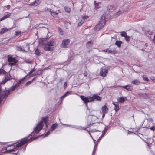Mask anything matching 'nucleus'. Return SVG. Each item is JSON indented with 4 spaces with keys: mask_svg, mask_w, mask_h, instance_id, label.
Instances as JSON below:
<instances>
[{
    "mask_svg": "<svg viewBox=\"0 0 155 155\" xmlns=\"http://www.w3.org/2000/svg\"><path fill=\"white\" fill-rule=\"evenodd\" d=\"M36 138L34 137H31L29 139H27L26 138L22 139L20 142L16 145V146H15V145H11L10 146L12 147V148L10 149H8L5 147H4L3 148L0 147V155H2L4 153H10L11 152L16 151L20 147L28 142H31L34 140Z\"/></svg>",
    "mask_w": 155,
    "mask_h": 155,
    "instance_id": "1",
    "label": "nucleus"
},
{
    "mask_svg": "<svg viewBox=\"0 0 155 155\" xmlns=\"http://www.w3.org/2000/svg\"><path fill=\"white\" fill-rule=\"evenodd\" d=\"M44 39H41L39 41V44L42 45H44V50L46 51H50L53 50V47H51L55 46L56 44V42L54 39L50 40L47 43L44 44L43 41Z\"/></svg>",
    "mask_w": 155,
    "mask_h": 155,
    "instance_id": "2",
    "label": "nucleus"
},
{
    "mask_svg": "<svg viewBox=\"0 0 155 155\" xmlns=\"http://www.w3.org/2000/svg\"><path fill=\"white\" fill-rule=\"evenodd\" d=\"M47 117H45L42 118V120L38 124L35 128L34 129L33 132L37 134L42 129L44 126V123L46 124L47 122Z\"/></svg>",
    "mask_w": 155,
    "mask_h": 155,
    "instance_id": "3",
    "label": "nucleus"
},
{
    "mask_svg": "<svg viewBox=\"0 0 155 155\" xmlns=\"http://www.w3.org/2000/svg\"><path fill=\"white\" fill-rule=\"evenodd\" d=\"M105 18L104 16H102L99 23L96 25L95 27V30L97 31H99L102 28L105 24Z\"/></svg>",
    "mask_w": 155,
    "mask_h": 155,
    "instance_id": "4",
    "label": "nucleus"
},
{
    "mask_svg": "<svg viewBox=\"0 0 155 155\" xmlns=\"http://www.w3.org/2000/svg\"><path fill=\"white\" fill-rule=\"evenodd\" d=\"M8 61L10 63L8 64L9 65H15L16 64L18 61L15 58H13L11 56H8Z\"/></svg>",
    "mask_w": 155,
    "mask_h": 155,
    "instance_id": "5",
    "label": "nucleus"
},
{
    "mask_svg": "<svg viewBox=\"0 0 155 155\" xmlns=\"http://www.w3.org/2000/svg\"><path fill=\"white\" fill-rule=\"evenodd\" d=\"M108 70L107 69L105 68H102L100 70V76L102 77H105L107 74Z\"/></svg>",
    "mask_w": 155,
    "mask_h": 155,
    "instance_id": "6",
    "label": "nucleus"
},
{
    "mask_svg": "<svg viewBox=\"0 0 155 155\" xmlns=\"http://www.w3.org/2000/svg\"><path fill=\"white\" fill-rule=\"evenodd\" d=\"M70 42V40L69 39H64L63 40L61 44V47L64 48H67Z\"/></svg>",
    "mask_w": 155,
    "mask_h": 155,
    "instance_id": "7",
    "label": "nucleus"
},
{
    "mask_svg": "<svg viewBox=\"0 0 155 155\" xmlns=\"http://www.w3.org/2000/svg\"><path fill=\"white\" fill-rule=\"evenodd\" d=\"M102 51L103 52H105L107 53H109L112 54H116L117 52V51L116 50V48H112L111 50H109L108 49L104 50Z\"/></svg>",
    "mask_w": 155,
    "mask_h": 155,
    "instance_id": "8",
    "label": "nucleus"
},
{
    "mask_svg": "<svg viewBox=\"0 0 155 155\" xmlns=\"http://www.w3.org/2000/svg\"><path fill=\"white\" fill-rule=\"evenodd\" d=\"M80 97L85 104H87L88 102H91V101H90L91 99L90 98L91 97L88 96L86 97L83 95H81L80 96Z\"/></svg>",
    "mask_w": 155,
    "mask_h": 155,
    "instance_id": "9",
    "label": "nucleus"
},
{
    "mask_svg": "<svg viewBox=\"0 0 155 155\" xmlns=\"http://www.w3.org/2000/svg\"><path fill=\"white\" fill-rule=\"evenodd\" d=\"M90 98L91 99L90 101H91V102L95 101H100L102 99L101 97L96 95H93Z\"/></svg>",
    "mask_w": 155,
    "mask_h": 155,
    "instance_id": "10",
    "label": "nucleus"
},
{
    "mask_svg": "<svg viewBox=\"0 0 155 155\" xmlns=\"http://www.w3.org/2000/svg\"><path fill=\"white\" fill-rule=\"evenodd\" d=\"M106 104H105V105L102 106L101 108V110L102 113H107L109 109L106 106Z\"/></svg>",
    "mask_w": 155,
    "mask_h": 155,
    "instance_id": "11",
    "label": "nucleus"
},
{
    "mask_svg": "<svg viewBox=\"0 0 155 155\" xmlns=\"http://www.w3.org/2000/svg\"><path fill=\"white\" fill-rule=\"evenodd\" d=\"M9 93V90H7L2 92L1 95L2 96V98H4L7 97Z\"/></svg>",
    "mask_w": 155,
    "mask_h": 155,
    "instance_id": "12",
    "label": "nucleus"
},
{
    "mask_svg": "<svg viewBox=\"0 0 155 155\" xmlns=\"http://www.w3.org/2000/svg\"><path fill=\"white\" fill-rule=\"evenodd\" d=\"M40 3L39 0H36L35 1L33 2L32 3L30 4L29 5L31 6H38Z\"/></svg>",
    "mask_w": 155,
    "mask_h": 155,
    "instance_id": "13",
    "label": "nucleus"
},
{
    "mask_svg": "<svg viewBox=\"0 0 155 155\" xmlns=\"http://www.w3.org/2000/svg\"><path fill=\"white\" fill-rule=\"evenodd\" d=\"M6 13V14L5 15L1 18L0 19V21L6 19L7 18L9 17L10 16L11 13L7 12Z\"/></svg>",
    "mask_w": 155,
    "mask_h": 155,
    "instance_id": "14",
    "label": "nucleus"
},
{
    "mask_svg": "<svg viewBox=\"0 0 155 155\" xmlns=\"http://www.w3.org/2000/svg\"><path fill=\"white\" fill-rule=\"evenodd\" d=\"M112 104L114 106V109L116 112H117L119 110V107L118 104L117 103H115L113 102Z\"/></svg>",
    "mask_w": 155,
    "mask_h": 155,
    "instance_id": "15",
    "label": "nucleus"
},
{
    "mask_svg": "<svg viewBox=\"0 0 155 155\" xmlns=\"http://www.w3.org/2000/svg\"><path fill=\"white\" fill-rule=\"evenodd\" d=\"M123 87L129 91H131L133 89L132 87L130 85L124 86H123Z\"/></svg>",
    "mask_w": 155,
    "mask_h": 155,
    "instance_id": "16",
    "label": "nucleus"
},
{
    "mask_svg": "<svg viewBox=\"0 0 155 155\" xmlns=\"http://www.w3.org/2000/svg\"><path fill=\"white\" fill-rule=\"evenodd\" d=\"M16 50L17 51H22L23 52L25 51L24 48L20 46H17L16 47Z\"/></svg>",
    "mask_w": 155,
    "mask_h": 155,
    "instance_id": "17",
    "label": "nucleus"
},
{
    "mask_svg": "<svg viewBox=\"0 0 155 155\" xmlns=\"http://www.w3.org/2000/svg\"><path fill=\"white\" fill-rule=\"evenodd\" d=\"M9 30L6 28H2L1 29L0 31V34H3L5 32H7Z\"/></svg>",
    "mask_w": 155,
    "mask_h": 155,
    "instance_id": "18",
    "label": "nucleus"
},
{
    "mask_svg": "<svg viewBox=\"0 0 155 155\" xmlns=\"http://www.w3.org/2000/svg\"><path fill=\"white\" fill-rule=\"evenodd\" d=\"M27 77V76H26L24 78H22L21 80H20L18 81V82L16 84L18 85L19 86L21 84V83L24 81V80L26 79Z\"/></svg>",
    "mask_w": 155,
    "mask_h": 155,
    "instance_id": "19",
    "label": "nucleus"
},
{
    "mask_svg": "<svg viewBox=\"0 0 155 155\" xmlns=\"http://www.w3.org/2000/svg\"><path fill=\"white\" fill-rule=\"evenodd\" d=\"M122 42L121 41L117 40L115 43V45L118 47H120Z\"/></svg>",
    "mask_w": 155,
    "mask_h": 155,
    "instance_id": "20",
    "label": "nucleus"
},
{
    "mask_svg": "<svg viewBox=\"0 0 155 155\" xmlns=\"http://www.w3.org/2000/svg\"><path fill=\"white\" fill-rule=\"evenodd\" d=\"M19 87V86L16 84L14 86H12L11 87L10 90L12 91H14L16 88H18Z\"/></svg>",
    "mask_w": 155,
    "mask_h": 155,
    "instance_id": "21",
    "label": "nucleus"
},
{
    "mask_svg": "<svg viewBox=\"0 0 155 155\" xmlns=\"http://www.w3.org/2000/svg\"><path fill=\"white\" fill-rule=\"evenodd\" d=\"M58 124L57 123H55L53 124L51 127L52 130H54L58 126Z\"/></svg>",
    "mask_w": 155,
    "mask_h": 155,
    "instance_id": "22",
    "label": "nucleus"
},
{
    "mask_svg": "<svg viewBox=\"0 0 155 155\" xmlns=\"http://www.w3.org/2000/svg\"><path fill=\"white\" fill-rule=\"evenodd\" d=\"M93 45V43L92 41H89L86 44V46L87 48H89L92 47Z\"/></svg>",
    "mask_w": 155,
    "mask_h": 155,
    "instance_id": "23",
    "label": "nucleus"
},
{
    "mask_svg": "<svg viewBox=\"0 0 155 155\" xmlns=\"http://www.w3.org/2000/svg\"><path fill=\"white\" fill-rule=\"evenodd\" d=\"M132 83L134 84L138 85L140 84V82L138 80H135L133 81Z\"/></svg>",
    "mask_w": 155,
    "mask_h": 155,
    "instance_id": "24",
    "label": "nucleus"
},
{
    "mask_svg": "<svg viewBox=\"0 0 155 155\" xmlns=\"http://www.w3.org/2000/svg\"><path fill=\"white\" fill-rule=\"evenodd\" d=\"M11 79V78L9 77H6L4 79V80L2 81V83L3 84H5L7 81L10 80Z\"/></svg>",
    "mask_w": 155,
    "mask_h": 155,
    "instance_id": "25",
    "label": "nucleus"
},
{
    "mask_svg": "<svg viewBox=\"0 0 155 155\" xmlns=\"http://www.w3.org/2000/svg\"><path fill=\"white\" fill-rule=\"evenodd\" d=\"M65 11L69 13L71 11V8L68 6H65L64 7Z\"/></svg>",
    "mask_w": 155,
    "mask_h": 155,
    "instance_id": "26",
    "label": "nucleus"
},
{
    "mask_svg": "<svg viewBox=\"0 0 155 155\" xmlns=\"http://www.w3.org/2000/svg\"><path fill=\"white\" fill-rule=\"evenodd\" d=\"M125 100V99L124 97H121L120 98L119 102L121 103H123L124 102Z\"/></svg>",
    "mask_w": 155,
    "mask_h": 155,
    "instance_id": "27",
    "label": "nucleus"
},
{
    "mask_svg": "<svg viewBox=\"0 0 155 155\" xmlns=\"http://www.w3.org/2000/svg\"><path fill=\"white\" fill-rule=\"evenodd\" d=\"M51 14V15L54 17L56 16L58 14V13L54 12L53 11H52Z\"/></svg>",
    "mask_w": 155,
    "mask_h": 155,
    "instance_id": "28",
    "label": "nucleus"
},
{
    "mask_svg": "<svg viewBox=\"0 0 155 155\" xmlns=\"http://www.w3.org/2000/svg\"><path fill=\"white\" fill-rule=\"evenodd\" d=\"M94 2L95 8L96 9H98L100 7L99 5V3H96L95 1H94Z\"/></svg>",
    "mask_w": 155,
    "mask_h": 155,
    "instance_id": "29",
    "label": "nucleus"
},
{
    "mask_svg": "<svg viewBox=\"0 0 155 155\" xmlns=\"http://www.w3.org/2000/svg\"><path fill=\"white\" fill-rule=\"evenodd\" d=\"M36 74L35 75H41L42 74V72L41 70H39L37 71L36 72Z\"/></svg>",
    "mask_w": 155,
    "mask_h": 155,
    "instance_id": "30",
    "label": "nucleus"
},
{
    "mask_svg": "<svg viewBox=\"0 0 155 155\" xmlns=\"http://www.w3.org/2000/svg\"><path fill=\"white\" fill-rule=\"evenodd\" d=\"M120 35L121 36L125 37L127 35V33L125 31H122L121 32Z\"/></svg>",
    "mask_w": 155,
    "mask_h": 155,
    "instance_id": "31",
    "label": "nucleus"
},
{
    "mask_svg": "<svg viewBox=\"0 0 155 155\" xmlns=\"http://www.w3.org/2000/svg\"><path fill=\"white\" fill-rule=\"evenodd\" d=\"M142 77L144 81L147 82L149 81V80L146 75H143L142 76Z\"/></svg>",
    "mask_w": 155,
    "mask_h": 155,
    "instance_id": "32",
    "label": "nucleus"
},
{
    "mask_svg": "<svg viewBox=\"0 0 155 155\" xmlns=\"http://www.w3.org/2000/svg\"><path fill=\"white\" fill-rule=\"evenodd\" d=\"M6 73V71L3 69H0V75L2 74H5Z\"/></svg>",
    "mask_w": 155,
    "mask_h": 155,
    "instance_id": "33",
    "label": "nucleus"
},
{
    "mask_svg": "<svg viewBox=\"0 0 155 155\" xmlns=\"http://www.w3.org/2000/svg\"><path fill=\"white\" fill-rule=\"evenodd\" d=\"M58 31L60 35H63V31L61 28H58Z\"/></svg>",
    "mask_w": 155,
    "mask_h": 155,
    "instance_id": "34",
    "label": "nucleus"
},
{
    "mask_svg": "<svg viewBox=\"0 0 155 155\" xmlns=\"http://www.w3.org/2000/svg\"><path fill=\"white\" fill-rule=\"evenodd\" d=\"M85 130L89 132V135H90V136L92 137V138L93 139L94 143H95V141H95V140H94L93 139V137H92V136L91 135V133L90 132V129H88L87 128V130Z\"/></svg>",
    "mask_w": 155,
    "mask_h": 155,
    "instance_id": "35",
    "label": "nucleus"
},
{
    "mask_svg": "<svg viewBox=\"0 0 155 155\" xmlns=\"http://www.w3.org/2000/svg\"><path fill=\"white\" fill-rule=\"evenodd\" d=\"M35 71V68H34L31 70L29 73L28 74L26 75L27 76L30 75L33 72Z\"/></svg>",
    "mask_w": 155,
    "mask_h": 155,
    "instance_id": "36",
    "label": "nucleus"
},
{
    "mask_svg": "<svg viewBox=\"0 0 155 155\" xmlns=\"http://www.w3.org/2000/svg\"><path fill=\"white\" fill-rule=\"evenodd\" d=\"M125 39L127 41L129 42L130 39V37L129 36L127 35L125 37Z\"/></svg>",
    "mask_w": 155,
    "mask_h": 155,
    "instance_id": "37",
    "label": "nucleus"
},
{
    "mask_svg": "<svg viewBox=\"0 0 155 155\" xmlns=\"http://www.w3.org/2000/svg\"><path fill=\"white\" fill-rule=\"evenodd\" d=\"M45 10L46 12H49L50 13H51V12L52 11L51 9H48L47 8H45Z\"/></svg>",
    "mask_w": 155,
    "mask_h": 155,
    "instance_id": "38",
    "label": "nucleus"
},
{
    "mask_svg": "<svg viewBox=\"0 0 155 155\" xmlns=\"http://www.w3.org/2000/svg\"><path fill=\"white\" fill-rule=\"evenodd\" d=\"M35 54L37 55H38L40 53V52L39 50L38 49H37L35 52Z\"/></svg>",
    "mask_w": 155,
    "mask_h": 155,
    "instance_id": "39",
    "label": "nucleus"
},
{
    "mask_svg": "<svg viewBox=\"0 0 155 155\" xmlns=\"http://www.w3.org/2000/svg\"><path fill=\"white\" fill-rule=\"evenodd\" d=\"M122 12L120 10L119 11L115 13V15L117 16H119L121 14Z\"/></svg>",
    "mask_w": 155,
    "mask_h": 155,
    "instance_id": "40",
    "label": "nucleus"
},
{
    "mask_svg": "<svg viewBox=\"0 0 155 155\" xmlns=\"http://www.w3.org/2000/svg\"><path fill=\"white\" fill-rule=\"evenodd\" d=\"M21 32L19 31H16L15 35L17 36H18L21 35Z\"/></svg>",
    "mask_w": 155,
    "mask_h": 155,
    "instance_id": "41",
    "label": "nucleus"
},
{
    "mask_svg": "<svg viewBox=\"0 0 155 155\" xmlns=\"http://www.w3.org/2000/svg\"><path fill=\"white\" fill-rule=\"evenodd\" d=\"M33 81V80H32V81H29L27 82L26 84L25 85L26 86H28Z\"/></svg>",
    "mask_w": 155,
    "mask_h": 155,
    "instance_id": "42",
    "label": "nucleus"
},
{
    "mask_svg": "<svg viewBox=\"0 0 155 155\" xmlns=\"http://www.w3.org/2000/svg\"><path fill=\"white\" fill-rule=\"evenodd\" d=\"M84 21L82 20H81L80 21H79L78 23V25L79 26H81L82 25Z\"/></svg>",
    "mask_w": 155,
    "mask_h": 155,
    "instance_id": "43",
    "label": "nucleus"
},
{
    "mask_svg": "<svg viewBox=\"0 0 155 155\" xmlns=\"http://www.w3.org/2000/svg\"><path fill=\"white\" fill-rule=\"evenodd\" d=\"M71 92V91H67L64 94L67 96Z\"/></svg>",
    "mask_w": 155,
    "mask_h": 155,
    "instance_id": "44",
    "label": "nucleus"
},
{
    "mask_svg": "<svg viewBox=\"0 0 155 155\" xmlns=\"http://www.w3.org/2000/svg\"><path fill=\"white\" fill-rule=\"evenodd\" d=\"M88 18V16H83L82 18L83 19H87Z\"/></svg>",
    "mask_w": 155,
    "mask_h": 155,
    "instance_id": "45",
    "label": "nucleus"
},
{
    "mask_svg": "<svg viewBox=\"0 0 155 155\" xmlns=\"http://www.w3.org/2000/svg\"><path fill=\"white\" fill-rule=\"evenodd\" d=\"M150 129L151 130L154 131L155 130V126H153Z\"/></svg>",
    "mask_w": 155,
    "mask_h": 155,
    "instance_id": "46",
    "label": "nucleus"
},
{
    "mask_svg": "<svg viewBox=\"0 0 155 155\" xmlns=\"http://www.w3.org/2000/svg\"><path fill=\"white\" fill-rule=\"evenodd\" d=\"M67 82H65L64 84V89H65L67 87Z\"/></svg>",
    "mask_w": 155,
    "mask_h": 155,
    "instance_id": "47",
    "label": "nucleus"
},
{
    "mask_svg": "<svg viewBox=\"0 0 155 155\" xmlns=\"http://www.w3.org/2000/svg\"><path fill=\"white\" fill-rule=\"evenodd\" d=\"M91 132L93 133V132H95L98 131V130H96L95 129H92L91 131Z\"/></svg>",
    "mask_w": 155,
    "mask_h": 155,
    "instance_id": "48",
    "label": "nucleus"
},
{
    "mask_svg": "<svg viewBox=\"0 0 155 155\" xmlns=\"http://www.w3.org/2000/svg\"><path fill=\"white\" fill-rule=\"evenodd\" d=\"M83 74L84 76L86 77L87 75L88 74L86 71H84Z\"/></svg>",
    "mask_w": 155,
    "mask_h": 155,
    "instance_id": "49",
    "label": "nucleus"
},
{
    "mask_svg": "<svg viewBox=\"0 0 155 155\" xmlns=\"http://www.w3.org/2000/svg\"><path fill=\"white\" fill-rule=\"evenodd\" d=\"M66 96L64 94V95H63V96H62L61 97V98L62 99H63V98H65Z\"/></svg>",
    "mask_w": 155,
    "mask_h": 155,
    "instance_id": "50",
    "label": "nucleus"
},
{
    "mask_svg": "<svg viewBox=\"0 0 155 155\" xmlns=\"http://www.w3.org/2000/svg\"><path fill=\"white\" fill-rule=\"evenodd\" d=\"M66 96L64 94V95H63V96H62L61 97V98L62 99H63V98H65Z\"/></svg>",
    "mask_w": 155,
    "mask_h": 155,
    "instance_id": "51",
    "label": "nucleus"
},
{
    "mask_svg": "<svg viewBox=\"0 0 155 155\" xmlns=\"http://www.w3.org/2000/svg\"><path fill=\"white\" fill-rule=\"evenodd\" d=\"M106 114V113H102V118H104V117L105 115V114Z\"/></svg>",
    "mask_w": 155,
    "mask_h": 155,
    "instance_id": "52",
    "label": "nucleus"
},
{
    "mask_svg": "<svg viewBox=\"0 0 155 155\" xmlns=\"http://www.w3.org/2000/svg\"><path fill=\"white\" fill-rule=\"evenodd\" d=\"M6 7L8 9H9L11 7L10 5H7Z\"/></svg>",
    "mask_w": 155,
    "mask_h": 155,
    "instance_id": "53",
    "label": "nucleus"
},
{
    "mask_svg": "<svg viewBox=\"0 0 155 155\" xmlns=\"http://www.w3.org/2000/svg\"><path fill=\"white\" fill-rule=\"evenodd\" d=\"M81 129H83L84 130H87V128H85V127H83Z\"/></svg>",
    "mask_w": 155,
    "mask_h": 155,
    "instance_id": "54",
    "label": "nucleus"
},
{
    "mask_svg": "<svg viewBox=\"0 0 155 155\" xmlns=\"http://www.w3.org/2000/svg\"><path fill=\"white\" fill-rule=\"evenodd\" d=\"M28 2L30 3V4L32 3L31 2V0H29Z\"/></svg>",
    "mask_w": 155,
    "mask_h": 155,
    "instance_id": "55",
    "label": "nucleus"
},
{
    "mask_svg": "<svg viewBox=\"0 0 155 155\" xmlns=\"http://www.w3.org/2000/svg\"><path fill=\"white\" fill-rule=\"evenodd\" d=\"M50 134V133L49 132H48L46 134V135H49Z\"/></svg>",
    "mask_w": 155,
    "mask_h": 155,
    "instance_id": "56",
    "label": "nucleus"
},
{
    "mask_svg": "<svg viewBox=\"0 0 155 155\" xmlns=\"http://www.w3.org/2000/svg\"><path fill=\"white\" fill-rule=\"evenodd\" d=\"M62 79H60V81H59V82H60V83H61V82H62Z\"/></svg>",
    "mask_w": 155,
    "mask_h": 155,
    "instance_id": "57",
    "label": "nucleus"
},
{
    "mask_svg": "<svg viewBox=\"0 0 155 155\" xmlns=\"http://www.w3.org/2000/svg\"><path fill=\"white\" fill-rule=\"evenodd\" d=\"M145 45L146 46V47H147V46H148V44H147V43H146L145 44Z\"/></svg>",
    "mask_w": 155,
    "mask_h": 155,
    "instance_id": "58",
    "label": "nucleus"
},
{
    "mask_svg": "<svg viewBox=\"0 0 155 155\" xmlns=\"http://www.w3.org/2000/svg\"><path fill=\"white\" fill-rule=\"evenodd\" d=\"M35 74L36 73L35 72V73L33 74L32 76H36V75H35Z\"/></svg>",
    "mask_w": 155,
    "mask_h": 155,
    "instance_id": "59",
    "label": "nucleus"
},
{
    "mask_svg": "<svg viewBox=\"0 0 155 155\" xmlns=\"http://www.w3.org/2000/svg\"><path fill=\"white\" fill-rule=\"evenodd\" d=\"M152 80L154 82H155V78H154L153 79H152Z\"/></svg>",
    "mask_w": 155,
    "mask_h": 155,
    "instance_id": "60",
    "label": "nucleus"
},
{
    "mask_svg": "<svg viewBox=\"0 0 155 155\" xmlns=\"http://www.w3.org/2000/svg\"><path fill=\"white\" fill-rule=\"evenodd\" d=\"M151 152L152 153H154V152H153V151L151 150Z\"/></svg>",
    "mask_w": 155,
    "mask_h": 155,
    "instance_id": "61",
    "label": "nucleus"
},
{
    "mask_svg": "<svg viewBox=\"0 0 155 155\" xmlns=\"http://www.w3.org/2000/svg\"><path fill=\"white\" fill-rule=\"evenodd\" d=\"M98 140H97V141H98V142H99V140H100V139L99 138Z\"/></svg>",
    "mask_w": 155,
    "mask_h": 155,
    "instance_id": "62",
    "label": "nucleus"
},
{
    "mask_svg": "<svg viewBox=\"0 0 155 155\" xmlns=\"http://www.w3.org/2000/svg\"><path fill=\"white\" fill-rule=\"evenodd\" d=\"M101 137H100L99 138L100 139H101Z\"/></svg>",
    "mask_w": 155,
    "mask_h": 155,
    "instance_id": "63",
    "label": "nucleus"
},
{
    "mask_svg": "<svg viewBox=\"0 0 155 155\" xmlns=\"http://www.w3.org/2000/svg\"><path fill=\"white\" fill-rule=\"evenodd\" d=\"M18 151H17V153H15V154H17V153H18Z\"/></svg>",
    "mask_w": 155,
    "mask_h": 155,
    "instance_id": "64",
    "label": "nucleus"
}]
</instances>
